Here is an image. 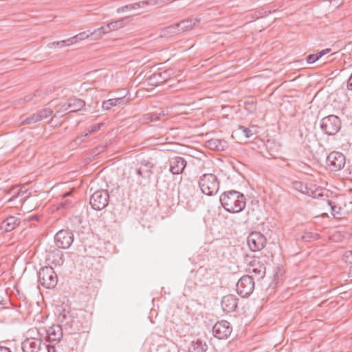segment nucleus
Segmentation results:
<instances>
[{"label":"nucleus","instance_id":"9b49d317","mask_svg":"<svg viewBox=\"0 0 352 352\" xmlns=\"http://www.w3.org/2000/svg\"><path fill=\"white\" fill-rule=\"evenodd\" d=\"M232 327L227 320L218 321L212 328L214 336L219 340L227 339L231 334Z\"/></svg>","mask_w":352,"mask_h":352},{"label":"nucleus","instance_id":"a18cd8bd","mask_svg":"<svg viewBox=\"0 0 352 352\" xmlns=\"http://www.w3.org/2000/svg\"><path fill=\"white\" fill-rule=\"evenodd\" d=\"M45 346V348L47 349V352H56L55 346H51V345H46L45 344H43Z\"/></svg>","mask_w":352,"mask_h":352},{"label":"nucleus","instance_id":"49530a36","mask_svg":"<svg viewBox=\"0 0 352 352\" xmlns=\"http://www.w3.org/2000/svg\"><path fill=\"white\" fill-rule=\"evenodd\" d=\"M347 88L349 90H351L352 91V74H351L349 80H348V82H347Z\"/></svg>","mask_w":352,"mask_h":352},{"label":"nucleus","instance_id":"c756f323","mask_svg":"<svg viewBox=\"0 0 352 352\" xmlns=\"http://www.w3.org/2000/svg\"><path fill=\"white\" fill-rule=\"evenodd\" d=\"M330 52H331V49L327 48V49H325V50H323L319 52L317 54H309L307 57V62L309 64L314 63L316 60H319L322 56L329 53Z\"/></svg>","mask_w":352,"mask_h":352},{"label":"nucleus","instance_id":"7ed1b4c3","mask_svg":"<svg viewBox=\"0 0 352 352\" xmlns=\"http://www.w3.org/2000/svg\"><path fill=\"white\" fill-rule=\"evenodd\" d=\"M199 186L204 194L212 196L218 192L219 182L215 175L206 173L199 177Z\"/></svg>","mask_w":352,"mask_h":352},{"label":"nucleus","instance_id":"72a5a7b5","mask_svg":"<svg viewBox=\"0 0 352 352\" xmlns=\"http://www.w3.org/2000/svg\"><path fill=\"white\" fill-rule=\"evenodd\" d=\"M168 72L164 71L162 72H159L153 74V78L156 79L157 83H161L162 82H165L168 78Z\"/></svg>","mask_w":352,"mask_h":352},{"label":"nucleus","instance_id":"f257e3e1","mask_svg":"<svg viewBox=\"0 0 352 352\" xmlns=\"http://www.w3.org/2000/svg\"><path fill=\"white\" fill-rule=\"evenodd\" d=\"M58 320L69 334L85 332L89 324L85 311L82 309L63 308L58 315Z\"/></svg>","mask_w":352,"mask_h":352},{"label":"nucleus","instance_id":"09e8293b","mask_svg":"<svg viewBox=\"0 0 352 352\" xmlns=\"http://www.w3.org/2000/svg\"><path fill=\"white\" fill-rule=\"evenodd\" d=\"M0 352H12L10 349L5 346H0Z\"/></svg>","mask_w":352,"mask_h":352},{"label":"nucleus","instance_id":"7c9ffc66","mask_svg":"<svg viewBox=\"0 0 352 352\" xmlns=\"http://www.w3.org/2000/svg\"><path fill=\"white\" fill-rule=\"evenodd\" d=\"M40 118L36 113L32 114L31 116L26 117L25 116H21V123L23 124H34L40 120Z\"/></svg>","mask_w":352,"mask_h":352},{"label":"nucleus","instance_id":"a19ab883","mask_svg":"<svg viewBox=\"0 0 352 352\" xmlns=\"http://www.w3.org/2000/svg\"><path fill=\"white\" fill-rule=\"evenodd\" d=\"M344 258L346 262L352 263V251H347L344 254Z\"/></svg>","mask_w":352,"mask_h":352},{"label":"nucleus","instance_id":"2eb2a0df","mask_svg":"<svg viewBox=\"0 0 352 352\" xmlns=\"http://www.w3.org/2000/svg\"><path fill=\"white\" fill-rule=\"evenodd\" d=\"M64 328L61 324H54L47 330L48 340L51 342H59L63 336Z\"/></svg>","mask_w":352,"mask_h":352},{"label":"nucleus","instance_id":"ea45409f","mask_svg":"<svg viewBox=\"0 0 352 352\" xmlns=\"http://www.w3.org/2000/svg\"><path fill=\"white\" fill-rule=\"evenodd\" d=\"M219 143L218 140H210L207 142L208 146L211 149H217L219 150V146L217 144Z\"/></svg>","mask_w":352,"mask_h":352},{"label":"nucleus","instance_id":"2f4dec72","mask_svg":"<svg viewBox=\"0 0 352 352\" xmlns=\"http://www.w3.org/2000/svg\"><path fill=\"white\" fill-rule=\"evenodd\" d=\"M85 39H89L88 32H82L79 33L77 35H75L67 39V41L69 42V43H67V45H69L73 43H76L78 41L85 40Z\"/></svg>","mask_w":352,"mask_h":352},{"label":"nucleus","instance_id":"c85d7f7f","mask_svg":"<svg viewBox=\"0 0 352 352\" xmlns=\"http://www.w3.org/2000/svg\"><path fill=\"white\" fill-rule=\"evenodd\" d=\"M89 39L91 41L98 40L100 38L102 37V35L105 34L106 33H108L106 28L104 27H100L94 31L90 32L89 31H87Z\"/></svg>","mask_w":352,"mask_h":352},{"label":"nucleus","instance_id":"13d9d810","mask_svg":"<svg viewBox=\"0 0 352 352\" xmlns=\"http://www.w3.org/2000/svg\"><path fill=\"white\" fill-rule=\"evenodd\" d=\"M250 264L252 266H254V264L252 263V261H250Z\"/></svg>","mask_w":352,"mask_h":352},{"label":"nucleus","instance_id":"37998d69","mask_svg":"<svg viewBox=\"0 0 352 352\" xmlns=\"http://www.w3.org/2000/svg\"><path fill=\"white\" fill-rule=\"evenodd\" d=\"M66 42H68L67 40H63L61 41H55V42H52V43L47 44V46L49 48H52L53 47L58 46L60 43H65Z\"/></svg>","mask_w":352,"mask_h":352},{"label":"nucleus","instance_id":"f03ea898","mask_svg":"<svg viewBox=\"0 0 352 352\" xmlns=\"http://www.w3.org/2000/svg\"><path fill=\"white\" fill-rule=\"evenodd\" d=\"M220 202L226 211L237 213L245 208L246 199L243 193L232 190L226 191L221 195Z\"/></svg>","mask_w":352,"mask_h":352},{"label":"nucleus","instance_id":"4d7b16f0","mask_svg":"<svg viewBox=\"0 0 352 352\" xmlns=\"http://www.w3.org/2000/svg\"><path fill=\"white\" fill-rule=\"evenodd\" d=\"M82 140V138H77L76 140H75L76 142H81Z\"/></svg>","mask_w":352,"mask_h":352},{"label":"nucleus","instance_id":"473e14b6","mask_svg":"<svg viewBox=\"0 0 352 352\" xmlns=\"http://www.w3.org/2000/svg\"><path fill=\"white\" fill-rule=\"evenodd\" d=\"M320 239V234L314 232H306L302 236V239L305 242H311Z\"/></svg>","mask_w":352,"mask_h":352},{"label":"nucleus","instance_id":"0eeeda50","mask_svg":"<svg viewBox=\"0 0 352 352\" xmlns=\"http://www.w3.org/2000/svg\"><path fill=\"white\" fill-rule=\"evenodd\" d=\"M254 289V281L249 275L243 276L236 283L237 294L243 298L248 297Z\"/></svg>","mask_w":352,"mask_h":352},{"label":"nucleus","instance_id":"a211bd4d","mask_svg":"<svg viewBox=\"0 0 352 352\" xmlns=\"http://www.w3.org/2000/svg\"><path fill=\"white\" fill-rule=\"evenodd\" d=\"M167 114L164 109H160L156 111L150 112L144 114L140 118V121L142 124H148L151 122H155L160 120L161 117L164 116Z\"/></svg>","mask_w":352,"mask_h":352},{"label":"nucleus","instance_id":"603ef678","mask_svg":"<svg viewBox=\"0 0 352 352\" xmlns=\"http://www.w3.org/2000/svg\"><path fill=\"white\" fill-rule=\"evenodd\" d=\"M39 217L38 216H32L30 217V220L38 221Z\"/></svg>","mask_w":352,"mask_h":352},{"label":"nucleus","instance_id":"3c124183","mask_svg":"<svg viewBox=\"0 0 352 352\" xmlns=\"http://www.w3.org/2000/svg\"><path fill=\"white\" fill-rule=\"evenodd\" d=\"M67 205V201H65V202H61L59 204V208H64Z\"/></svg>","mask_w":352,"mask_h":352},{"label":"nucleus","instance_id":"aec40b11","mask_svg":"<svg viewBox=\"0 0 352 352\" xmlns=\"http://www.w3.org/2000/svg\"><path fill=\"white\" fill-rule=\"evenodd\" d=\"M20 221L15 217L10 216L3 220L0 225V230L8 232L13 230L18 225Z\"/></svg>","mask_w":352,"mask_h":352},{"label":"nucleus","instance_id":"f3484780","mask_svg":"<svg viewBox=\"0 0 352 352\" xmlns=\"http://www.w3.org/2000/svg\"><path fill=\"white\" fill-rule=\"evenodd\" d=\"M292 187L294 189L300 192L302 194L307 195L309 197H316L321 195V193L317 192V190H314L307 184L300 181H294L292 182Z\"/></svg>","mask_w":352,"mask_h":352},{"label":"nucleus","instance_id":"f8f14e48","mask_svg":"<svg viewBox=\"0 0 352 352\" xmlns=\"http://www.w3.org/2000/svg\"><path fill=\"white\" fill-rule=\"evenodd\" d=\"M169 170L173 175H179L184 172L187 162L181 156L175 155L168 159Z\"/></svg>","mask_w":352,"mask_h":352},{"label":"nucleus","instance_id":"5701e85b","mask_svg":"<svg viewBox=\"0 0 352 352\" xmlns=\"http://www.w3.org/2000/svg\"><path fill=\"white\" fill-rule=\"evenodd\" d=\"M208 349V346L205 342L199 339L191 342L190 346L188 348L189 352H206Z\"/></svg>","mask_w":352,"mask_h":352},{"label":"nucleus","instance_id":"6ab92c4d","mask_svg":"<svg viewBox=\"0 0 352 352\" xmlns=\"http://www.w3.org/2000/svg\"><path fill=\"white\" fill-rule=\"evenodd\" d=\"M85 105V102L81 99L72 98L63 106L65 111L70 109L69 112H76L82 109Z\"/></svg>","mask_w":352,"mask_h":352},{"label":"nucleus","instance_id":"c9c22d12","mask_svg":"<svg viewBox=\"0 0 352 352\" xmlns=\"http://www.w3.org/2000/svg\"><path fill=\"white\" fill-rule=\"evenodd\" d=\"M103 126H104V123H102V122L98 123V124H93V125L90 126L88 128V132L87 133H85L83 137H87L89 135H91L92 133H94L97 132Z\"/></svg>","mask_w":352,"mask_h":352},{"label":"nucleus","instance_id":"393cba45","mask_svg":"<svg viewBox=\"0 0 352 352\" xmlns=\"http://www.w3.org/2000/svg\"><path fill=\"white\" fill-rule=\"evenodd\" d=\"M147 6L146 1H140L139 2L133 3V4H129L124 6H121L117 8L116 12L117 13H122L125 12V8H129V10H137L139 8H143L144 7Z\"/></svg>","mask_w":352,"mask_h":352},{"label":"nucleus","instance_id":"e433bc0d","mask_svg":"<svg viewBox=\"0 0 352 352\" xmlns=\"http://www.w3.org/2000/svg\"><path fill=\"white\" fill-rule=\"evenodd\" d=\"M239 129L242 131L243 135L247 138H250L251 136L253 135V134H254L256 133L255 129L253 130L254 127H252V129H250V128H247L243 126H240Z\"/></svg>","mask_w":352,"mask_h":352},{"label":"nucleus","instance_id":"a878e982","mask_svg":"<svg viewBox=\"0 0 352 352\" xmlns=\"http://www.w3.org/2000/svg\"><path fill=\"white\" fill-rule=\"evenodd\" d=\"M152 167L153 165L151 164V163L147 162L146 164H144V167L141 166L136 170V173L138 175L141 176L143 178L149 177L153 173V171L151 170Z\"/></svg>","mask_w":352,"mask_h":352},{"label":"nucleus","instance_id":"8fccbe9b","mask_svg":"<svg viewBox=\"0 0 352 352\" xmlns=\"http://www.w3.org/2000/svg\"><path fill=\"white\" fill-rule=\"evenodd\" d=\"M36 96V95L35 94L34 95L26 96L24 98V100H25V102H30L32 99L33 96Z\"/></svg>","mask_w":352,"mask_h":352},{"label":"nucleus","instance_id":"4c0bfd02","mask_svg":"<svg viewBox=\"0 0 352 352\" xmlns=\"http://www.w3.org/2000/svg\"><path fill=\"white\" fill-rule=\"evenodd\" d=\"M245 109L249 113H253L256 110V102L252 99L245 102Z\"/></svg>","mask_w":352,"mask_h":352},{"label":"nucleus","instance_id":"412c9836","mask_svg":"<svg viewBox=\"0 0 352 352\" xmlns=\"http://www.w3.org/2000/svg\"><path fill=\"white\" fill-rule=\"evenodd\" d=\"M127 102L128 100L125 99L124 97H118L104 101L102 107L104 110H109L113 107L123 105Z\"/></svg>","mask_w":352,"mask_h":352},{"label":"nucleus","instance_id":"4be33fe9","mask_svg":"<svg viewBox=\"0 0 352 352\" xmlns=\"http://www.w3.org/2000/svg\"><path fill=\"white\" fill-rule=\"evenodd\" d=\"M130 18L131 16H126L119 20L112 21L109 23L104 28H106L107 32H109L112 30H118L124 27L129 22Z\"/></svg>","mask_w":352,"mask_h":352},{"label":"nucleus","instance_id":"f704fd0d","mask_svg":"<svg viewBox=\"0 0 352 352\" xmlns=\"http://www.w3.org/2000/svg\"><path fill=\"white\" fill-rule=\"evenodd\" d=\"M53 113V110L50 107H45L43 109L37 112L40 118V120L45 119L50 116Z\"/></svg>","mask_w":352,"mask_h":352},{"label":"nucleus","instance_id":"5fc2aeb1","mask_svg":"<svg viewBox=\"0 0 352 352\" xmlns=\"http://www.w3.org/2000/svg\"><path fill=\"white\" fill-rule=\"evenodd\" d=\"M349 274V276L352 277V265L350 267Z\"/></svg>","mask_w":352,"mask_h":352},{"label":"nucleus","instance_id":"20e7f679","mask_svg":"<svg viewBox=\"0 0 352 352\" xmlns=\"http://www.w3.org/2000/svg\"><path fill=\"white\" fill-rule=\"evenodd\" d=\"M38 281L45 288L53 289L58 283L57 275L52 267H42L38 272Z\"/></svg>","mask_w":352,"mask_h":352},{"label":"nucleus","instance_id":"ddd939ff","mask_svg":"<svg viewBox=\"0 0 352 352\" xmlns=\"http://www.w3.org/2000/svg\"><path fill=\"white\" fill-rule=\"evenodd\" d=\"M195 190V186L192 182H182L178 187L179 197L188 200L193 197Z\"/></svg>","mask_w":352,"mask_h":352},{"label":"nucleus","instance_id":"dca6fc26","mask_svg":"<svg viewBox=\"0 0 352 352\" xmlns=\"http://www.w3.org/2000/svg\"><path fill=\"white\" fill-rule=\"evenodd\" d=\"M221 304L224 311L227 313L232 312L237 307L238 298L232 294L226 295L223 297Z\"/></svg>","mask_w":352,"mask_h":352},{"label":"nucleus","instance_id":"bf43d9fd","mask_svg":"<svg viewBox=\"0 0 352 352\" xmlns=\"http://www.w3.org/2000/svg\"><path fill=\"white\" fill-rule=\"evenodd\" d=\"M130 10L129 8H125V11Z\"/></svg>","mask_w":352,"mask_h":352},{"label":"nucleus","instance_id":"6e6d98bb","mask_svg":"<svg viewBox=\"0 0 352 352\" xmlns=\"http://www.w3.org/2000/svg\"><path fill=\"white\" fill-rule=\"evenodd\" d=\"M70 194H71V192H65V193L63 195V197H68V196H69V195H70Z\"/></svg>","mask_w":352,"mask_h":352},{"label":"nucleus","instance_id":"bb28decb","mask_svg":"<svg viewBox=\"0 0 352 352\" xmlns=\"http://www.w3.org/2000/svg\"><path fill=\"white\" fill-rule=\"evenodd\" d=\"M198 21L199 20L197 19H195L194 21L192 19H186L177 23V25H178L177 26L181 33L191 29Z\"/></svg>","mask_w":352,"mask_h":352},{"label":"nucleus","instance_id":"423d86ee","mask_svg":"<svg viewBox=\"0 0 352 352\" xmlns=\"http://www.w3.org/2000/svg\"><path fill=\"white\" fill-rule=\"evenodd\" d=\"M109 195L106 190H98L95 191L91 198L90 204L94 210H101L109 204Z\"/></svg>","mask_w":352,"mask_h":352},{"label":"nucleus","instance_id":"de8ad7c7","mask_svg":"<svg viewBox=\"0 0 352 352\" xmlns=\"http://www.w3.org/2000/svg\"><path fill=\"white\" fill-rule=\"evenodd\" d=\"M59 113L60 112L58 111L55 113L54 116L50 120V122H49L50 124H54V120L58 117Z\"/></svg>","mask_w":352,"mask_h":352},{"label":"nucleus","instance_id":"1a4fd4ad","mask_svg":"<svg viewBox=\"0 0 352 352\" xmlns=\"http://www.w3.org/2000/svg\"><path fill=\"white\" fill-rule=\"evenodd\" d=\"M346 162L345 156L340 152L333 151L327 158V164L332 171L340 170L344 168Z\"/></svg>","mask_w":352,"mask_h":352},{"label":"nucleus","instance_id":"cd10ccee","mask_svg":"<svg viewBox=\"0 0 352 352\" xmlns=\"http://www.w3.org/2000/svg\"><path fill=\"white\" fill-rule=\"evenodd\" d=\"M177 25H177V23H175L174 25H171L170 26L164 28L162 30V36H173L175 34H179L180 30H179V28Z\"/></svg>","mask_w":352,"mask_h":352},{"label":"nucleus","instance_id":"6e6552de","mask_svg":"<svg viewBox=\"0 0 352 352\" xmlns=\"http://www.w3.org/2000/svg\"><path fill=\"white\" fill-rule=\"evenodd\" d=\"M247 243L251 251L257 252L265 247L267 239L262 233L252 232L248 236Z\"/></svg>","mask_w":352,"mask_h":352},{"label":"nucleus","instance_id":"9d476101","mask_svg":"<svg viewBox=\"0 0 352 352\" xmlns=\"http://www.w3.org/2000/svg\"><path fill=\"white\" fill-rule=\"evenodd\" d=\"M54 241L58 248L67 249L74 241V234L69 230H61L54 236Z\"/></svg>","mask_w":352,"mask_h":352},{"label":"nucleus","instance_id":"58836bf2","mask_svg":"<svg viewBox=\"0 0 352 352\" xmlns=\"http://www.w3.org/2000/svg\"><path fill=\"white\" fill-rule=\"evenodd\" d=\"M252 272L256 274H258L261 278H263L265 275V267L263 265H259L258 268H253Z\"/></svg>","mask_w":352,"mask_h":352},{"label":"nucleus","instance_id":"39448f33","mask_svg":"<svg viewBox=\"0 0 352 352\" xmlns=\"http://www.w3.org/2000/svg\"><path fill=\"white\" fill-rule=\"evenodd\" d=\"M320 126L324 133L328 135H334L341 129V121L338 116L330 115L320 120Z\"/></svg>","mask_w":352,"mask_h":352},{"label":"nucleus","instance_id":"b1692460","mask_svg":"<svg viewBox=\"0 0 352 352\" xmlns=\"http://www.w3.org/2000/svg\"><path fill=\"white\" fill-rule=\"evenodd\" d=\"M16 190L17 192H16V194H14V195H12L10 199H9V201H13L14 199H15L17 197H21V200L23 199H27L30 195V192H28V189H23V187H17V186H15V187H13L12 188V190H12Z\"/></svg>","mask_w":352,"mask_h":352},{"label":"nucleus","instance_id":"c03bdc74","mask_svg":"<svg viewBox=\"0 0 352 352\" xmlns=\"http://www.w3.org/2000/svg\"><path fill=\"white\" fill-rule=\"evenodd\" d=\"M327 204L331 207L332 214L335 216L334 212L336 211V206H335L334 203L331 200H327Z\"/></svg>","mask_w":352,"mask_h":352},{"label":"nucleus","instance_id":"4468645a","mask_svg":"<svg viewBox=\"0 0 352 352\" xmlns=\"http://www.w3.org/2000/svg\"><path fill=\"white\" fill-rule=\"evenodd\" d=\"M42 341L39 338H26L21 343L23 352H39L41 349Z\"/></svg>","mask_w":352,"mask_h":352},{"label":"nucleus","instance_id":"864d4df0","mask_svg":"<svg viewBox=\"0 0 352 352\" xmlns=\"http://www.w3.org/2000/svg\"><path fill=\"white\" fill-rule=\"evenodd\" d=\"M12 188H10L8 191V194H12V195H14V194H16V192H17L16 190H12L11 191Z\"/></svg>","mask_w":352,"mask_h":352},{"label":"nucleus","instance_id":"79ce46f5","mask_svg":"<svg viewBox=\"0 0 352 352\" xmlns=\"http://www.w3.org/2000/svg\"><path fill=\"white\" fill-rule=\"evenodd\" d=\"M147 6H155L160 3L165 2L166 0H146Z\"/></svg>","mask_w":352,"mask_h":352}]
</instances>
